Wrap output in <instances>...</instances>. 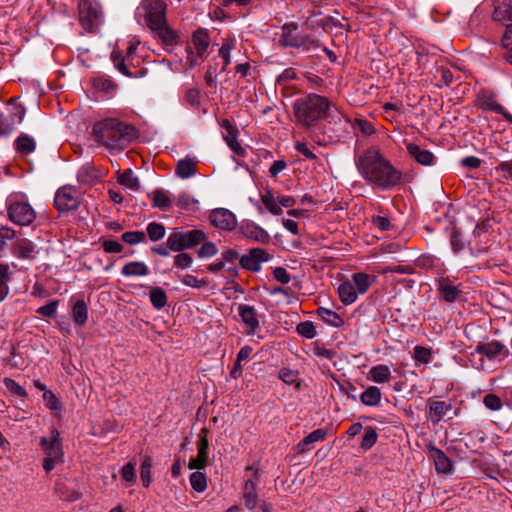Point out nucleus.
<instances>
[{"label":"nucleus","mask_w":512,"mask_h":512,"mask_svg":"<svg viewBox=\"0 0 512 512\" xmlns=\"http://www.w3.org/2000/svg\"><path fill=\"white\" fill-rule=\"evenodd\" d=\"M15 121L0 113V137L6 136L15 130Z\"/></svg>","instance_id":"obj_55"},{"label":"nucleus","mask_w":512,"mask_h":512,"mask_svg":"<svg viewBox=\"0 0 512 512\" xmlns=\"http://www.w3.org/2000/svg\"><path fill=\"white\" fill-rule=\"evenodd\" d=\"M495 169L497 172L501 173L503 179H512V161H503Z\"/></svg>","instance_id":"obj_63"},{"label":"nucleus","mask_w":512,"mask_h":512,"mask_svg":"<svg viewBox=\"0 0 512 512\" xmlns=\"http://www.w3.org/2000/svg\"><path fill=\"white\" fill-rule=\"evenodd\" d=\"M180 281L189 287L200 289L207 285V280L198 279L196 276L192 274H185L180 277Z\"/></svg>","instance_id":"obj_52"},{"label":"nucleus","mask_w":512,"mask_h":512,"mask_svg":"<svg viewBox=\"0 0 512 512\" xmlns=\"http://www.w3.org/2000/svg\"><path fill=\"white\" fill-rule=\"evenodd\" d=\"M138 44L139 42L131 43L127 48L125 57L115 52L111 55L114 66L127 77L138 78L146 74V70L136 69V66L140 63V59L135 56Z\"/></svg>","instance_id":"obj_7"},{"label":"nucleus","mask_w":512,"mask_h":512,"mask_svg":"<svg viewBox=\"0 0 512 512\" xmlns=\"http://www.w3.org/2000/svg\"><path fill=\"white\" fill-rule=\"evenodd\" d=\"M493 19L497 22H512V0H497Z\"/></svg>","instance_id":"obj_25"},{"label":"nucleus","mask_w":512,"mask_h":512,"mask_svg":"<svg viewBox=\"0 0 512 512\" xmlns=\"http://www.w3.org/2000/svg\"><path fill=\"white\" fill-rule=\"evenodd\" d=\"M150 301L155 309L160 310L167 304V295L161 287H150Z\"/></svg>","instance_id":"obj_39"},{"label":"nucleus","mask_w":512,"mask_h":512,"mask_svg":"<svg viewBox=\"0 0 512 512\" xmlns=\"http://www.w3.org/2000/svg\"><path fill=\"white\" fill-rule=\"evenodd\" d=\"M436 288L440 298L449 303L454 302L462 293L460 284H455L449 276L437 278Z\"/></svg>","instance_id":"obj_15"},{"label":"nucleus","mask_w":512,"mask_h":512,"mask_svg":"<svg viewBox=\"0 0 512 512\" xmlns=\"http://www.w3.org/2000/svg\"><path fill=\"white\" fill-rule=\"evenodd\" d=\"M235 44L234 39H226L219 49V56L223 59L222 71H225L227 66L231 63V51L235 48Z\"/></svg>","instance_id":"obj_41"},{"label":"nucleus","mask_w":512,"mask_h":512,"mask_svg":"<svg viewBox=\"0 0 512 512\" xmlns=\"http://www.w3.org/2000/svg\"><path fill=\"white\" fill-rule=\"evenodd\" d=\"M151 468H152V458L150 456H144L141 462V471L140 477L144 487H149L151 484Z\"/></svg>","instance_id":"obj_43"},{"label":"nucleus","mask_w":512,"mask_h":512,"mask_svg":"<svg viewBox=\"0 0 512 512\" xmlns=\"http://www.w3.org/2000/svg\"><path fill=\"white\" fill-rule=\"evenodd\" d=\"M152 31L156 33L157 37L165 46H174L178 43V34L167 26V22L154 28Z\"/></svg>","instance_id":"obj_29"},{"label":"nucleus","mask_w":512,"mask_h":512,"mask_svg":"<svg viewBox=\"0 0 512 512\" xmlns=\"http://www.w3.org/2000/svg\"><path fill=\"white\" fill-rule=\"evenodd\" d=\"M338 295L344 305L354 303L358 297L355 286L350 281H344L339 285Z\"/></svg>","instance_id":"obj_30"},{"label":"nucleus","mask_w":512,"mask_h":512,"mask_svg":"<svg viewBox=\"0 0 512 512\" xmlns=\"http://www.w3.org/2000/svg\"><path fill=\"white\" fill-rule=\"evenodd\" d=\"M316 314L327 325L334 328H340L345 324L344 318L329 308L319 307L316 310Z\"/></svg>","instance_id":"obj_24"},{"label":"nucleus","mask_w":512,"mask_h":512,"mask_svg":"<svg viewBox=\"0 0 512 512\" xmlns=\"http://www.w3.org/2000/svg\"><path fill=\"white\" fill-rule=\"evenodd\" d=\"M414 359L424 364L429 363L431 360V350L423 346H416L414 348Z\"/></svg>","instance_id":"obj_58"},{"label":"nucleus","mask_w":512,"mask_h":512,"mask_svg":"<svg viewBox=\"0 0 512 512\" xmlns=\"http://www.w3.org/2000/svg\"><path fill=\"white\" fill-rule=\"evenodd\" d=\"M40 446L46 456L43 461V468L46 472H50L63 455L60 432L57 429H52L49 436L40 438Z\"/></svg>","instance_id":"obj_5"},{"label":"nucleus","mask_w":512,"mask_h":512,"mask_svg":"<svg viewBox=\"0 0 512 512\" xmlns=\"http://www.w3.org/2000/svg\"><path fill=\"white\" fill-rule=\"evenodd\" d=\"M302 35L298 33V26L295 23H286L282 27L280 42L283 46L295 47Z\"/></svg>","instance_id":"obj_23"},{"label":"nucleus","mask_w":512,"mask_h":512,"mask_svg":"<svg viewBox=\"0 0 512 512\" xmlns=\"http://www.w3.org/2000/svg\"><path fill=\"white\" fill-rule=\"evenodd\" d=\"M190 484L195 491L204 492L207 488V477L203 472H193L190 475Z\"/></svg>","instance_id":"obj_44"},{"label":"nucleus","mask_w":512,"mask_h":512,"mask_svg":"<svg viewBox=\"0 0 512 512\" xmlns=\"http://www.w3.org/2000/svg\"><path fill=\"white\" fill-rule=\"evenodd\" d=\"M146 234L143 231H128L122 234V240L130 245H136L144 242Z\"/></svg>","instance_id":"obj_49"},{"label":"nucleus","mask_w":512,"mask_h":512,"mask_svg":"<svg viewBox=\"0 0 512 512\" xmlns=\"http://www.w3.org/2000/svg\"><path fill=\"white\" fill-rule=\"evenodd\" d=\"M352 284L355 286L358 294H365L371 286V277L363 272L354 273L352 275Z\"/></svg>","instance_id":"obj_36"},{"label":"nucleus","mask_w":512,"mask_h":512,"mask_svg":"<svg viewBox=\"0 0 512 512\" xmlns=\"http://www.w3.org/2000/svg\"><path fill=\"white\" fill-rule=\"evenodd\" d=\"M279 379L288 385H293L298 380V373L290 368H282L279 371Z\"/></svg>","instance_id":"obj_57"},{"label":"nucleus","mask_w":512,"mask_h":512,"mask_svg":"<svg viewBox=\"0 0 512 512\" xmlns=\"http://www.w3.org/2000/svg\"><path fill=\"white\" fill-rule=\"evenodd\" d=\"M237 310L243 325V333L247 336L256 335L261 329L256 309L247 304H239Z\"/></svg>","instance_id":"obj_12"},{"label":"nucleus","mask_w":512,"mask_h":512,"mask_svg":"<svg viewBox=\"0 0 512 512\" xmlns=\"http://www.w3.org/2000/svg\"><path fill=\"white\" fill-rule=\"evenodd\" d=\"M506 345L498 340L479 342L474 351L469 354V362L474 369L490 372L491 364L501 362L509 356Z\"/></svg>","instance_id":"obj_4"},{"label":"nucleus","mask_w":512,"mask_h":512,"mask_svg":"<svg viewBox=\"0 0 512 512\" xmlns=\"http://www.w3.org/2000/svg\"><path fill=\"white\" fill-rule=\"evenodd\" d=\"M241 234L250 241L258 243H267L270 239L269 234L254 222H244L240 226Z\"/></svg>","instance_id":"obj_18"},{"label":"nucleus","mask_w":512,"mask_h":512,"mask_svg":"<svg viewBox=\"0 0 512 512\" xmlns=\"http://www.w3.org/2000/svg\"><path fill=\"white\" fill-rule=\"evenodd\" d=\"M270 259L269 253L262 248H252L247 254L240 258V265L250 271H259L261 263Z\"/></svg>","instance_id":"obj_16"},{"label":"nucleus","mask_w":512,"mask_h":512,"mask_svg":"<svg viewBox=\"0 0 512 512\" xmlns=\"http://www.w3.org/2000/svg\"><path fill=\"white\" fill-rule=\"evenodd\" d=\"M58 306H59V301L52 300L48 304L39 307L37 309V313L44 317L52 318L56 314Z\"/></svg>","instance_id":"obj_54"},{"label":"nucleus","mask_w":512,"mask_h":512,"mask_svg":"<svg viewBox=\"0 0 512 512\" xmlns=\"http://www.w3.org/2000/svg\"><path fill=\"white\" fill-rule=\"evenodd\" d=\"M148 197L152 201V206L162 211H166L172 207V200L168 192L163 189L153 190L148 194Z\"/></svg>","instance_id":"obj_27"},{"label":"nucleus","mask_w":512,"mask_h":512,"mask_svg":"<svg viewBox=\"0 0 512 512\" xmlns=\"http://www.w3.org/2000/svg\"><path fill=\"white\" fill-rule=\"evenodd\" d=\"M35 246L28 239H18L14 243L13 253L19 258L31 259L34 257Z\"/></svg>","instance_id":"obj_31"},{"label":"nucleus","mask_w":512,"mask_h":512,"mask_svg":"<svg viewBox=\"0 0 512 512\" xmlns=\"http://www.w3.org/2000/svg\"><path fill=\"white\" fill-rule=\"evenodd\" d=\"M15 147L18 152L28 154L35 150L36 143L32 137L22 133L16 138Z\"/></svg>","instance_id":"obj_38"},{"label":"nucleus","mask_w":512,"mask_h":512,"mask_svg":"<svg viewBox=\"0 0 512 512\" xmlns=\"http://www.w3.org/2000/svg\"><path fill=\"white\" fill-rule=\"evenodd\" d=\"M261 201L266 209L273 215H280L282 213V208L279 205V202L270 191L261 195Z\"/></svg>","instance_id":"obj_42"},{"label":"nucleus","mask_w":512,"mask_h":512,"mask_svg":"<svg viewBox=\"0 0 512 512\" xmlns=\"http://www.w3.org/2000/svg\"><path fill=\"white\" fill-rule=\"evenodd\" d=\"M382 393L377 386H369L360 394V401L365 406L375 407L381 402Z\"/></svg>","instance_id":"obj_32"},{"label":"nucleus","mask_w":512,"mask_h":512,"mask_svg":"<svg viewBox=\"0 0 512 512\" xmlns=\"http://www.w3.org/2000/svg\"><path fill=\"white\" fill-rule=\"evenodd\" d=\"M202 246L197 252L199 258H210L218 253V248L213 242L203 241Z\"/></svg>","instance_id":"obj_51"},{"label":"nucleus","mask_w":512,"mask_h":512,"mask_svg":"<svg viewBox=\"0 0 512 512\" xmlns=\"http://www.w3.org/2000/svg\"><path fill=\"white\" fill-rule=\"evenodd\" d=\"M450 243H451L452 250L455 253H459L464 248L463 239H462L460 233L458 231H456V230L453 231L452 234H451Z\"/></svg>","instance_id":"obj_64"},{"label":"nucleus","mask_w":512,"mask_h":512,"mask_svg":"<svg viewBox=\"0 0 512 512\" xmlns=\"http://www.w3.org/2000/svg\"><path fill=\"white\" fill-rule=\"evenodd\" d=\"M11 280V272L8 264L0 263V302H2L9 293L8 283Z\"/></svg>","instance_id":"obj_37"},{"label":"nucleus","mask_w":512,"mask_h":512,"mask_svg":"<svg viewBox=\"0 0 512 512\" xmlns=\"http://www.w3.org/2000/svg\"><path fill=\"white\" fill-rule=\"evenodd\" d=\"M367 378L374 383L383 384L390 382L392 374L387 365L379 364L370 368Z\"/></svg>","instance_id":"obj_26"},{"label":"nucleus","mask_w":512,"mask_h":512,"mask_svg":"<svg viewBox=\"0 0 512 512\" xmlns=\"http://www.w3.org/2000/svg\"><path fill=\"white\" fill-rule=\"evenodd\" d=\"M318 47V42L313 37L308 35H302V37L299 38L297 45L295 46V48L302 49L304 51H313Z\"/></svg>","instance_id":"obj_50"},{"label":"nucleus","mask_w":512,"mask_h":512,"mask_svg":"<svg viewBox=\"0 0 512 512\" xmlns=\"http://www.w3.org/2000/svg\"><path fill=\"white\" fill-rule=\"evenodd\" d=\"M475 106L483 111L494 112L502 115L508 122L512 123V115L507 112L497 101L496 95L488 90H480L475 100Z\"/></svg>","instance_id":"obj_11"},{"label":"nucleus","mask_w":512,"mask_h":512,"mask_svg":"<svg viewBox=\"0 0 512 512\" xmlns=\"http://www.w3.org/2000/svg\"><path fill=\"white\" fill-rule=\"evenodd\" d=\"M72 318L75 324L82 326L88 319V308L84 300H77L72 307Z\"/></svg>","instance_id":"obj_35"},{"label":"nucleus","mask_w":512,"mask_h":512,"mask_svg":"<svg viewBox=\"0 0 512 512\" xmlns=\"http://www.w3.org/2000/svg\"><path fill=\"white\" fill-rule=\"evenodd\" d=\"M193 263L192 257L188 253H179L174 257V264L180 269H187Z\"/></svg>","instance_id":"obj_59"},{"label":"nucleus","mask_w":512,"mask_h":512,"mask_svg":"<svg viewBox=\"0 0 512 512\" xmlns=\"http://www.w3.org/2000/svg\"><path fill=\"white\" fill-rule=\"evenodd\" d=\"M406 149L408 154L419 164L423 166H431L434 164L435 157L429 150L422 149L415 143H407Z\"/></svg>","instance_id":"obj_20"},{"label":"nucleus","mask_w":512,"mask_h":512,"mask_svg":"<svg viewBox=\"0 0 512 512\" xmlns=\"http://www.w3.org/2000/svg\"><path fill=\"white\" fill-rule=\"evenodd\" d=\"M296 332L307 339H313L317 335L316 326L311 321L300 322L296 326Z\"/></svg>","instance_id":"obj_46"},{"label":"nucleus","mask_w":512,"mask_h":512,"mask_svg":"<svg viewBox=\"0 0 512 512\" xmlns=\"http://www.w3.org/2000/svg\"><path fill=\"white\" fill-rule=\"evenodd\" d=\"M4 383H5V386L6 388L13 394H16L18 396H21V397H25L27 396V393L25 391V389L20 386L16 381H14L13 379H10V378H6L4 380Z\"/></svg>","instance_id":"obj_60"},{"label":"nucleus","mask_w":512,"mask_h":512,"mask_svg":"<svg viewBox=\"0 0 512 512\" xmlns=\"http://www.w3.org/2000/svg\"><path fill=\"white\" fill-rule=\"evenodd\" d=\"M210 221L218 229L231 231L237 225L235 215L225 208H217L210 214Z\"/></svg>","instance_id":"obj_17"},{"label":"nucleus","mask_w":512,"mask_h":512,"mask_svg":"<svg viewBox=\"0 0 512 512\" xmlns=\"http://www.w3.org/2000/svg\"><path fill=\"white\" fill-rule=\"evenodd\" d=\"M484 405L492 411H498L502 408L503 403L500 397H498L496 394L490 393L484 396L483 399Z\"/></svg>","instance_id":"obj_53"},{"label":"nucleus","mask_w":512,"mask_h":512,"mask_svg":"<svg viewBox=\"0 0 512 512\" xmlns=\"http://www.w3.org/2000/svg\"><path fill=\"white\" fill-rule=\"evenodd\" d=\"M332 108V102L316 93L298 98L292 106L295 124L307 130L314 128L319 121L330 115Z\"/></svg>","instance_id":"obj_2"},{"label":"nucleus","mask_w":512,"mask_h":512,"mask_svg":"<svg viewBox=\"0 0 512 512\" xmlns=\"http://www.w3.org/2000/svg\"><path fill=\"white\" fill-rule=\"evenodd\" d=\"M117 180L119 184L132 191H138L140 189V181L131 168L123 172L118 171Z\"/></svg>","instance_id":"obj_33"},{"label":"nucleus","mask_w":512,"mask_h":512,"mask_svg":"<svg viewBox=\"0 0 512 512\" xmlns=\"http://www.w3.org/2000/svg\"><path fill=\"white\" fill-rule=\"evenodd\" d=\"M210 45V36L208 30L199 28L192 35V46L187 49L189 66L198 64V60L205 58Z\"/></svg>","instance_id":"obj_10"},{"label":"nucleus","mask_w":512,"mask_h":512,"mask_svg":"<svg viewBox=\"0 0 512 512\" xmlns=\"http://www.w3.org/2000/svg\"><path fill=\"white\" fill-rule=\"evenodd\" d=\"M121 274L125 277L146 276L149 274V267L141 261H131L122 267Z\"/></svg>","instance_id":"obj_34"},{"label":"nucleus","mask_w":512,"mask_h":512,"mask_svg":"<svg viewBox=\"0 0 512 512\" xmlns=\"http://www.w3.org/2000/svg\"><path fill=\"white\" fill-rule=\"evenodd\" d=\"M176 175L182 179H187L197 173L196 161L193 158L186 157L180 159L176 165Z\"/></svg>","instance_id":"obj_28"},{"label":"nucleus","mask_w":512,"mask_h":512,"mask_svg":"<svg viewBox=\"0 0 512 512\" xmlns=\"http://www.w3.org/2000/svg\"><path fill=\"white\" fill-rule=\"evenodd\" d=\"M147 235L151 241H158L165 236V227L161 223L151 222L147 225Z\"/></svg>","instance_id":"obj_47"},{"label":"nucleus","mask_w":512,"mask_h":512,"mask_svg":"<svg viewBox=\"0 0 512 512\" xmlns=\"http://www.w3.org/2000/svg\"><path fill=\"white\" fill-rule=\"evenodd\" d=\"M327 437V431L325 429H316L309 433L297 446L298 453H305L312 449V445L316 442H322Z\"/></svg>","instance_id":"obj_22"},{"label":"nucleus","mask_w":512,"mask_h":512,"mask_svg":"<svg viewBox=\"0 0 512 512\" xmlns=\"http://www.w3.org/2000/svg\"><path fill=\"white\" fill-rule=\"evenodd\" d=\"M8 216L15 224L27 226L34 221L36 213L28 203L15 202L8 207Z\"/></svg>","instance_id":"obj_13"},{"label":"nucleus","mask_w":512,"mask_h":512,"mask_svg":"<svg viewBox=\"0 0 512 512\" xmlns=\"http://www.w3.org/2000/svg\"><path fill=\"white\" fill-rule=\"evenodd\" d=\"M135 130L117 119H105L93 126V134L100 144L115 150L124 149L133 139Z\"/></svg>","instance_id":"obj_3"},{"label":"nucleus","mask_w":512,"mask_h":512,"mask_svg":"<svg viewBox=\"0 0 512 512\" xmlns=\"http://www.w3.org/2000/svg\"><path fill=\"white\" fill-rule=\"evenodd\" d=\"M43 401H44L46 407L52 411L54 416L60 418V416H61L60 401H59V398L56 397V395L52 391L45 390V392L43 393Z\"/></svg>","instance_id":"obj_40"},{"label":"nucleus","mask_w":512,"mask_h":512,"mask_svg":"<svg viewBox=\"0 0 512 512\" xmlns=\"http://www.w3.org/2000/svg\"><path fill=\"white\" fill-rule=\"evenodd\" d=\"M430 455L433 458L435 469L438 473L450 474L452 472V462L441 449L432 447Z\"/></svg>","instance_id":"obj_21"},{"label":"nucleus","mask_w":512,"mask_h":512,"mask_svg":"<svg viewBox=\"0 0 512 512\" xmlns=\"http://www.w3.org/2000/svg\"><path fill=\"white\" fill-rule=\"evenodd\" d=\"M220 126L225 130L223 138L225 142H231L238 138V129L228 119H222Z\"/></svg>","instance_id":"obj_48"},{"label":"nucleus","mask_w":512,"mask_h":512,"mask_svg":"<svg viewBox=\"0 0 512 512\" xmlns=\"http://www.w3.org/2000/svg\"><path fill=\"white\" fill-rule=\"evenodd\" d=\"M78 16L82 27L87 32H95L103 21L101 7L95 0H80Z\"/></svg>","instance_id":"obj_8"},{"label":"nucleus","mask_w":512,"mask_h":512,"mask_svg":"<svg viewBox=\"0 0 512 512\" xmlns=\"http://www.w3.org/2000/svg\"><path fill=\"white\" fill-rule=\"evenodd\" d=\"M429 418L433 424L439 423L450 411L453 406L450 401H427Z\"/></svg>","instance_id":"obj_19"},{"label":"nucleus","mask_w":512,"mask_h":512,"mask_svg":"<svg viewBox=\"0 0 512 512\" xmlns=\"http://www.w3.org/2000/svg\"><path fill=\"white\" fill-rule=\"evenodd\" d=\"M166 9L164 0H145L138 11L143 15L145 24L153 30L166 23Z\"/></svg>","instance_id":"obj_9"},{"label":"nucleus","mask_w":512,"mask_h":512,"mask_svg":"<svg viewBox=\"0 0 512 512\" xmlns=\"http://www.w3.org/2000/svg\"><path fill=\"white\" fill-rule=\"evenodd\" d=\"M207 239V234L203 230L194 229L186 232L175 231L171 233L167 240V247L174 252H181L185 249H191Z\"/></svg>","instance_id":"obj_6"},{"label":"nucleus","mask_w":512,"mask_h":512,"mask_svg":"<svg viewBox=\"0 0 512 512\" xmlns=\"http://www.w3.org/2000/svg\"><path fill=\"white\" fill-rule=\"evenodd\" d=\"M360 175L370 184L387 190L398 185L402 173L378 149L369 148L355 158Z\"/></svg>","instance_id":"obj_1"},{"label":"nucleus","mask_w":512,"mask_h":512,"mask_svg":"<svg viewBox=\"0 0 512 512\" xmlns=\"http://www.w3.org/2000/svg\"><path fill=\"white\" fill-rule=\"evenodd\" d=\"M377 439H378V434H377L376 429L372 426H367L365 428V433H364L362 441L360 443V447L363 450H369L376 443Z\"/></svg>","instance_id":"obj_45"},{"label":"nucleus","mask_w":512,"mask_h":512,"mask_svg":"<svg viewBox=\"0 0 512 512\" xmlns=\"http://www.w3.org/2000/svg\"><path fill=\"white\" fill-rule=\"evenodd\" d=\"M93 86L97 90L104 91L106 93H112L116 88V85L113 83V81L101 77L94 79Z\"/></svg>","instance_id":"obj_56"},{"label":"nucleus","mask_w":512,"mask_h":512,"mask_svg":"<svg viewBox=\"0 0 512 512\" xmlns=\"http://www.w3.org/2000/svg\"><path fill=\"white\" fill-rule=\"evenodd\" d=\"M121 476L124 480L128 482H135V463L128 462L127 464H125L121 469Z\"/></svg>","instance_id":"obj_62"},{"label":"nucleus","mask_w":512,"mask_h":512,"mask_svg":"<svg viewBox=\"0 0 512 512\" xmlns=\"http://www.w3.org/2000/svg\"><path fill=\"white\" fill-rule=\"evenodd\" d=\"M297 152L302 154L308 160L316 159L315 153L308 147L306 142L297 141L294 145Z\"/></svg>","instance_id":"obj_61"},{"label":"nucleus","mask_w":512,"mask_h":512,"mask_svg":"<svg viewBox=\"0 0 512 512\" xmlns=\"http://www.w3.org/2000/svg\"><path fill=\"white\" fill-rule=\"evenodd\" d=\"M208 434L209 430L208 428L204 427L201 429L200 433L198 434V442H197V448H198V455L196 457H193L190 459L188 468L189 469H203L207 465L208 460V451H209V442H208Z\"/></svg>","instance_id":"obj_14"}]
</instances>
